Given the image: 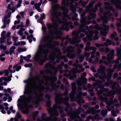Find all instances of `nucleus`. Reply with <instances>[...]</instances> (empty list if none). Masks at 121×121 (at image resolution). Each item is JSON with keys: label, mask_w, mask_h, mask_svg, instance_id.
Returning <instances> with one entry per match:
<instances>
[{"label": "nucleus", "mask_w": 121, "mask_h": 121, "mask_svg": "<svg viewBox=\"0 0 121 121\" xmlns=\"http://www.w3.org/2000/svg\"><path fill=\"white\" fill-rule=\"evenodd\" d=\"M51 13L52 16L51 20L53 22V24H47L48 28L49 30L50 34L51 35H48L42 39V41L47 42V44L43 46H39L38 49L34 57L35 60L39 61V64L41 65H43V63L47 60V53L48 51L47 48H51L52 49L54 48L53 52L49 56V58L52 60H53L56 58H59V59H64L65 62H66L68 61V60L65 58V56H63L60 57L57 55H61L62 53L58 48H54V47L55 45H59L60 43L58 42L55 41L53 43V44H51L53 40L55 38L53 36L54 34L56 35V39H60L61 38L60 35L62 34V32L60 31V30L57 28V20L59 23H63L60 30H65L67 31L69 30V28L67 27L68 22L65 18H63V21H61L60 19H58L57 14L58 16H60L61 14V13Z\"/></svg>", "instance_id": "f257e3e1"}, {"label": "nucleus", "mask_w": 121, "mask_h": 121, "mask_svg": "<svg viewBox=\"0 0 121 121\" xmlns=\"http://www.w3.org/2000/svg\"><path fill=\"white\" fill-rule=\"evenodd\" d=\"M24 83H26L25 86V94H28L32 92L33 91L37 90L38 92L35 93V94L36 96L35 103L37 104L43 99V91L44 87L42 85L44 81L43 80L39 81L38 77L36 76L27 80L24 81Z\"/></svg>", "instance_id": "f03ea898"}, {"label": "nucleus", "mask_w": 121, "mask_h": 121, "mask_svg": "<svg viewBox=\"0 0 121 121\" xmlns=\"http://www.w3.org/2000/svg\"><path fill=\"white\" fill-rule=\"evenodd\" d=\"M105 69V67L102 65H101L100 66V68L98 69V71L102 73L101 75L99 76V78L101 79H103L104 78H107V82L105 83V85L106 86H109L110 84H111L112 87L113 91H109L108 93H107V95L105 93H103V95L104 96H108L111 97L110 98V101L109 102L108 101L107 98L106 97L104 98L102 96H100L99 99L105 102L106 104L107 105V109L108 111H110L111 110V109L110 107V106L111 104H113V103L112 101V98L113 97V95L117 91V89L115 88V87L116 83L115 82H112V81H110L109 79L111 78L112 73L113 72V70L110 69H107L108 76L106 77V76L105 74L104 71Z\"/></svg>", "instance_id": "7ed1b4c3"}, {"label": "nucleus", "mask_w": 121, "mask_h": 121, "mask_svg": "<svg viewBox=\"0 0 121 121\" xmlns=\"http://www.w3.org/2000/svg\"><path fill=\"white\" fill-rule=\"evenodd\" d=\"M85 14V11L80 15L81 17H82V19L80 20L81 25L80 26V28L79 30L77 31H75L73 32V35L74 36V37L73 38L72 40L71 39H68V41L70 42V43L72 44H73L76 43H78L80 42V40L79 39L83 37L84 34H81L80 36H79V34L81 32H84L85 31V30H81V29L86 26V25L89 24L90 23V22H87L86 20L83 18Z\"/></svg>", "instance_id": "20e7f679"}, {"label": "nucleus", "mask_w": 121, "mask_h": 121, "mask_svg": "<svg viewBox=\"0 0 121 121\" xmlns=\"http://www.w3.org/2000/svg\"><path fill=\"white\" fill-rule=\"evenodd\" d=\"M74 2V1L73 0H63L61 2L62 6L61 8L63 11V15L65 17H68L67 14L68 10L65 7L68 6L69 3H70L69 5L70 9L73 14V16L75 17H77V14L75 13L76 11V9L74 7V5L72 4Z\"/></svg>", "instance_id": "39448f33"}, {"label": "nucleus", "mask_w": 121, "mask_h": 121, "mask_svg": "<svg viewBox=\"0 0 121 121\" xmlns=\"http://www.w3.org/2000/svg\"><path fill=\"white\" fill-rule=\"evenodd\" d=\"M44 79L45 82V86H46L48 84V82H50L51 84L48 87L46 88V90L51 91L52 89H54V88L56 86L57 88L59 87V86H56V84L53 81L56 80L57 79L56 77H55L54 78L52 79V78H50L48 76H44L43 77Z\"/></svg>", "instance_id": "423d86ee"}, {"label": "nucleus", "mask_w": 121, "mask_h": 121, "mask_svg": "<svg viewBox=\"0 0 121 121\" xmlns=\"http://www.w3.org/2000/svg\"><path fill=\"white\" fill-rule=\"evenodd\" d=\"M52 61H51V63H48L46 64L45 66V68H49L54 70L56 73L59 69L60 70V73H62L63 72V70L61 69V65H58L56 68L52 64Z\"/></svg>", "instance_id": "0eeeda50"}, {"label": "nucleus", "mask_w": 121, "mask_h": 121, "mask_svg": "<svg viewBox=\"0 0 121 121\" xmlns=\"http://www.w3.org/2000/svg\"><path fill=\"white\" fill-rule=\"evenodd\" d=\"M81 108L80 107L78 108L76 113H73L70 115V117L72 119H75L76 121H81V119L80 118L79 116L78 115L81 113Z\"/></svg>", "instance_id": "6e6552de"}, {"label": "nucleus", "mask_w": 121, "mask_h": 121, "mask_svg": "<svg viewBox=\"0 0 121 121\" xmlns=\"http://www.w3.org/2000/svg\"><path fill=\"white\" fill-rule=\"evenodd\" d=\"M98 33L99 32L97 31H95L94 33L93 31H91L87 35V38L89 40H91L93 38V39H98L97 35Z\"/></svg>", "instance_id": "1a4fd4ad"}, {"label": "nucleus", "mask_w": 121, "mask_h": 121, "mask_svg": "<svg viewBox=\"0 0 121 121\" xmlns=\"http://www.w3.org/2000/svg\"><path fill=\"white\" fill-rule=\"evenodd\" d=\"M104 17H102L101 19L103 20V22L104 23L107 22L108 20L110 18L112 14L110 13L109 11L104 12L103 13Z\"/></svg>", "instance_id": "9d476101"}, {"label": "nucleus", "mask_w": 121, "mask_h": 121, "mask_svg": "<svg viewBox=\"0 0 121 121\" xmlns=\"http://www.w3.org/2000/svg\"><path fill=\"white\" fill-rule=\"evenodd\" d=\"M71 85L72 87V90L71 92L70 97L71 98L70 101H72L75 99V95L76 93L75 90L76 87L75 86V84L74 82H73L71 83Z\"/></svg>", "instance_id": "9b49d317"}, {"label": "nucleus", "mask_w": 121, "mask_h": 121, "mask_svg": "<svg viewBox=\"0 0 121 121\" xmlns=\"http://www.w3.org/2000/svg\"><path fill=\"white\" fill-rule=\"evenodd\" d=\"M101 6V4L99 3L97 5H96L95 6V9L93 8L92 9L91 11H90L89 15L90 16L88 17L89 19H91L92 18H94L96 16V14L95 13H92L91 12H95L96 11L97 7L98 6L99 7H100Z\"/></svg>", "instance_id": "f8f14e48"}, {"label": "nucleus", "mask_w": 121, "mask_h": 121, "mask_svg": "<svg viewBox=\"0 0 121 121\" xmlns=\"http://www.w3.org/2000/svg\"><path fill=\"white\" fill-rule=\"evenodd\" d=\"M86 73L84 72L83 73L81 77L77 81V84L78 86L82 85L83 83L84 82H86L87 81V79L86 78L84 77L86 76Z\"/></svg>", "instance_id": "ddd939ff"}, {"label": "nucleus", "mask_w": 121, "mask_h": 121, "mask_svg": "<svg viewBox=\"0 0 121 121\" xmlns=\"http://www.w3.org/2000/svg\"><path fill=\"white\" fill-rule=\"evenodd\" d=\"M90 50H93V51L91 53V58H93L94 57V54L95 53V51L97 50V48L95 47H89L87 46L85 48V51H88Z\"/></svg>", "instance_id": "4468645a"}, {"label": "nucleus", "mask_w": 121, "mask_h": 121, "mask_svg": "<svg viewBox=\"0 0 121 121\" xmlns=\"http://www.w3.org/2000/svg\"><path fill=\"white\" fill-rule=\"evenodd\" d=\"M111 3L114 4L116 8L119 9H121V2L120 0H110Z\"/></svg>", "instance_id": "2eb2a0df"}, {"label": "nucleus", "mask_w": 121, "mask_h": 121, "mask_svg": "<svg viewBox=\"0 0 121 121\" xmlns=\"http://www.w3.org/2000/svg\"><path fill=\"white\" fill-rule=\"evenodd\" d=\"M103 27L104 28L103 29H101L100 32L101 35L104 36H106L107 34V32L109 29L108 26H107L105 25H103Z\"/></svg>", "instance_id": "dca6fc26"}, {"label": "nucleus", "mask_w": 121, "mask_h": 121, "mask_svg": "<svg viewBox=\"0 0 121 121\" xmlns=\"http://www.w3.org/2000/svg\"><path fill=\"white\" fill-rule=\"evenodd\" d=\"M9 94L8 93H5L4 95V96L3 98V100L4 101H6L7 99H8V102H11L12 100V97L10 96H9Z\"/></svg>", "instance_id": "f3484780"}, {"label": "nucleus", "mask_w": 121, "mask_h": 121, "mask_svg": "<svg viewBox=\"0 0 121 121\" xmlns=\"http://www.w3.org/2000/svg\"><path fill=\"white\" fill-rule=\"evenodd\" d=\"M11 14V13L10 12H9L8 13V15H6L4 18L3 19V22L6 24L9 23L10 21V20L9 19L7 20V19L9 17Z\"/></svg>", "instance_id": "a211bd4d"}, {"label": "nucleus", "mask_w": 121, "mask_h": 121, "mask_svg": "<svg viewBox=\"0 0 121 121\" xmlns=\"http://www.w3.org/2000/svg\"><path fill=\"white\" fill-rule=\"evenodd\" d=\"M42 3V0H40V2L38 3H36L34 4V5L35 8L37 9L39 12H41L42 11L40 9V6Z\"/></svg>", "instance_id": "6ab92c4d"}, {"label": "nucleus", "mask_w": 121, "mask_h": 121, "mask_svg": "<svg viewBox=\"0 0 121 121\" xmlns=\"http://www.w3.org/2000/svg\"><path fill=\"white\" fill-rule=\"evenodd\" d=\"M12 77V74H11L10 76L8 77L7 78L3 77L2 78H0V84L1 82L3 81V80L4 81H6L7 82L10 81L11 80V78Z\"/></svg>", "instance_id": "aec40b11"}, {"label": "nucleus", "mask_w": 121, "mask_h": 121, "mask_svg": "<svg viewBox=\"0 0 121 121\" xmlns=\"http://www.w3.org/2000/svg\"><path fill=\"white\" fill-rule=\"evenodd\" d=\"M114 56V51L113 50H111L110 52V53L107 55V59L108 60L112 59Z\"/></svg>", "instance_id": "412c9836"}, {"label": "nucleus", "mask_w": 121, "mask_h": 121, "mask_svg": "<svg viewBox=\"0 0 121 121\" xmlns=\"http://www.w3.org/2000/svg\"><path fill=\"white\" fill-rule=\"evenodd\" d=\"M105 8L106 9H109L110 10L113 11L114 9L112 6H110L109 3L108 2L105 3Z\"/></svg>", "instance_id": "4be33fe9"}, {"label": "nucleus", "mask_w": 121, "mask_h": 121, "mask_svg": "<svg viewBox=\"0 0 121 121\" xmlns=\"http://www.w3.org/2000/svg\"><path fill=\"white\" fill-rule=\"evenodd\" d=\"M19 65L18 63L17 64L13 66V69H16V70L14 69L13 71V73H14L16 71H19L21 68V66Z\"/></svg>", "instance_id": "5701e85b"}, {"label": "nucleus", "mask_w": 121, "mask_h": 121, "mask_svg": "<svg viewBox=\"0 0 121 121\" xmlns=\"http://www.w3.org/2000/svg\"><path fill=\"white\" fill-rule=\"evenodd\" d=\"M72 72L74 73H75L77 72L78 73H80L81 72V71L80 69H78L77 67H76L75 68H73L72 69ZM76 77V75L75 74H74L73 75V78H75Z\"/></svg>", "instance_id": "b1692460"}, {"label": "nucleus", "mask_w": 121, "mask_h": 121, "mask_svg": "<svg viewBox=\"0 0 121 121\" xmlns=\"http://www.w3.org/2000/svg\"><path fill=\"white\" fill-rule=\"evenodd\" d=\"M77 93V94L76 95V97L79 98L81 97V96H85L87 95V94L86 93H82L80 91H78Z\"/></svg>", "instance_id": "393cba45"}, {"label": "nucleus", "mask_w": 121, "mask_h": 121, "mask_svg": "<svg viewBox=\"0 0 121 121\" xmlns=\"http://www.w3.org/2000/svg\"><path fill=\"white\" fill-rule=\"evenodd\" d=\"M16 48L15 47L13 46L10 48L9 53L10 55H12V53H14V50L16 49Z\"/></svg>", "instance_id": "a878e982"}, {"label": "nucleus", "mask_w": 121, "mask_h": 121, "mask_svg": "<svg viewBox=\"0 0 121 121\" xmlns=\"http://www.w3.org/2000/svg\"><path fill=\"white\" fill-rule=\"evenodd\" d=\"M112 43L111 40H110L107 39L106 40V42L104 43V45L106 46H108V45H110Z\"/></svg>", "instance_id": "bb28decb"}, {"label": "nucleus", "mask_w": 121, "mask_h": 121, "mask_svg": "<svg viewBox=\"0 0 121 121\" xmlns=\"http://www.w3.org/2000/svg\"><path fill=\"white\" fill-rule=\"evenodd\" d=\"M77 103L78 104H80L81 102L82 103H83L84 102V101L81 97H77Z\"/></svg>", "instance_id": "cd10ccee"}, {"label": "nucleus", "mask_w": 121, "mask_h": 121, "mask_svg": "<svg viewBox=\"0 0 121 121\" xmlns=\"http://www.w3.org/2000/svg\"><path fill=\"white\" fill-rule=\"evenodd\" d=\"M90 27L91 28H94L96 29L97 30H100L101 29V28L99 27L98 24L95 25L94 27L92 26H90Z\"/></svg>", "instance_id": "c85d7f7f"}, {"label": "nucleus", "mask_w": 121, "mask_h": 121, "mask_svg": "<svg viewBox=\"0 0 121 121\" xmlns=\"http://www.w3.org/2000/svg\"><path fill=\"white\" fill-rule=\"evenodd\" d=\"M67 56L68 57H69L70 59L73 58L75 56V55L73 54H71L70 55L68 53L67 55Z\"/></svg>", "instance_id": "c756f323"}, {"label": "nucleus", "mask_w": 121, "mask_h": 121, "mask_svg": "<svg viewBox=\"0 0 121 121\" xmlns=\"http://www.w3.org/2000/svg\"><path fill=\"white\" fill-rule=\"evenodd\" d=\"M20 97L21 98L18 99L17 100L18 103L22 102L25 98V96H21Z\"/></svg>", "instance_id": "7c9ffc66"}, {"label": "nucleus", "mask_w": 121, "mask_h": 121, "mask_svg": "<svg viewBox=\"0 0 121 121\" xmlns=\"http://www.w3.org/2000/svg\"><path fill=\"white\" fill-rule=\"evenodd\" d=\"M6 38L4 37H1L0 38V43L1 44H2L4 42Z\"/></svg>", "instance_id": "2f4dec72"}, {"label": "nucleus", "mask_w": 121, "mask_h": 121, "mask_svg": "<svg viewBox=\"0 0 121 121\" xmlns=\"http://www.w3.org/2000/svg\"><path fill=\"white\" fill-rule=\"evenodd\" d=\"M74 48H73L71 46H70L67 48V50L69 52H73V50Z\"/></svg>", "instance_id": "473e14b6"}, {"label": "nucleus", "mask_w": 121, "mask_h": 121, "mask_svg": "<svg viewBox=\"0 0 121 121\" xmlns=\"http://www.w3.org/2000/svg\"><path fill=\"white\" fill-rule=\"evenodd\" d=\"M107 112V111L106 110H104V109L102 110L101 112L102 114L104 117L106 115Z\"/></svg>", "instance_id": "72a5a7b5"}, {"label": "nucleus", "mask_w": 121, "mask_h": 121, "mask_svg": "<svg viewBox=\"0 0 121 121\" xmlns=\"http://www.w3.org/2000/svg\"><path fill=\"white\" fill-rule=\"evenodd\" d=\"M117 35L116 32H114L113 34L111 35L110 37L111 39H113L115 37L117 36Z\"/></svg>", "instance_id": "f704fd0d"}, {"label": "nucleus", "mask_w": 121, "mask_h": 121, "mask_svg": "<svg viewBox=\"0 0 121 121\" xmlns=\"http://www.w3.org/2000/svg\"><path fill=\"white\" fill-rule=\"evenodd\" d=\"M0 48L3 49L5 51L7 49V47L6 46H4L3 44H1L0 45Z\"/></svg>", "instance_id": "c9c22d12"}, {"label": "nucleus", "mask_w": 121, "mask_h": 121, "mask_svg": "<svg viewBox=\"0 0 121 121\" xmlns=\"http://www.w3.org/2000/svg\"><path fill=\"white\" fill-rule=\"evenodd\" d=\"M79 3L80 4H81L83 6H84L87 4L86 2H83L82 0H80L79 2Z\"/></svg>", "instance_id": "e433bc0d"}, {"label": "nucleus", "mask_w": 121, "mask_h": 121, "mask_svg": "<svg viewBox=\"0 0 121 121\" xmlns=\"http://www.w3.org/2000/svg\"><path fill=\"white\" fill-rule=\"evenodd\" d=\"M38 111H36L35 112H34L33 114V119L35 120V117L39 113Z\"/></svg>", "instance_id": "4c0bfd02"}, {"label": "nucleus", "mask_w": 121, "mask_h": 121, "mask_svg": "<svg viewBox=\"0 0 121 121\" xmlns=\"http://www.w3.org/2000/svg\"><path fill=\"white\" fill-rule=\"evenodd\" d=\"M27 49L26 48H18V51L19 52H23L26 51Z\"/></svg>", "instance_id": "58836bf2"}, {"label": "nucleus", "mask_w": 121, "mask_h": 121, "mask_svg": "<svg viewBox=\"0 0 121 121\" xmlns=\"http://www.w3.org/2000/svg\"><path fill=\"white\" fill-rule=\"evenodd\" d=\"M119 21L121 23V17L119 20ZM117 30L118 32L121 33L120 34V36L121 37V29L118 28L117 29ZM120 47L121 48V45H120Z\"/></svg>", "instance_id": "ea45409f"}, {"label": "nucleus", "mask_w": 121, "mask_h": 121, "mask_svg": "<svg viewBox=\"0 0 121 121\" xmlns=\"http://www.w3.org/2000/svg\"><path fill=\"white\" fill-rule=\"evenodd\" d=\"M22 112L23 113L26 114L28 113L29 112V111L27 108H26L25 109H23Z\"/></svg>", "instance_id": "a19ab883"}, {"label": "nucleus", "mask_w": 121, "mask_h": 121, "mask_svg": "<svg viewBox=\"0 0 121 121\" xmlns=\"http://www.w3.org/2000/svg\"><path fill=\"white\" fill-rule=\"evenodd\" d=\"M6 33V31H4L2 32L1 34V37H5V38H6V36L4 35Z\"/></svg>", "instance_id": "79ce46f5"}, {"label": "nucleus", "mask_w": 121, "mask_h": 121, "mask_svg": "<svg viewBox=\"0 0 121 121\" xmlns=\"http://www.w3.org/2000/svg\"><path fill=\"white\" fill-rule=\"evenodd\" d=\"M4 73H5V76H7L9 73V71L7 69H6L4 70Z\"/></svg>", "instance_id": "37998d69"}, {"label": "nucleus", "mask_w": 121, "mask_h": 121, "mask_svg": "<svg viewBox=\"0 0 121 121\" xmlns=\"http://www.w3.org/2000/svg\"><path fill=\"white\" fill-rule=\"evenodd\" d=\"M23 58L24 60H26L27 61H32L29 59L27 58L26 56H23Z\"/></svg>", "instance_id": "c03bdc74"}, {"label": "nucleus", "mask_w": 121, "mask_h": 121, "mask_svg": "<svg viewBox=\"0 0 121 121\" xmlns=\"http://www.w3.org/2000/svg\"><path fill=\"white\" fill-rule=\"evenodd\" d=\"M45 15L44 13H43L41 15L40 19L42 20L45 18Z\"/></svg>", "instance_id": "a18cd8bd"}, {"label": "nucleus", "mask_w": 121, "mask_h": 121, "mask_svg": "<svg viewBox=\"0 0 121 121\" xmlns=\"http://www.w3.org/2000/svg\"><path fill=\"white\" fill-rule=\"evenodd\" d=\"M12 38L14 41H17L18 38L17 37L13 36L12 37Z\"/></svg>", "instance_id": "49530a36"}, {"label": "nucleus", "mask_w": 121, "mask_h": 121, "mask_svg": "<svg viewBox=\"0 0 121 121\" xmlns=\"http://www.w3.org/2000/svg\"><path fill=\"white\" fill-rule=\"evenodd\" d=\"M4 91L5 92H8L10 93L11 91V90L10 88H8L7 90L6 89H4Z\"/></svg>", "instance_id": "de8ad7c7"}, {"label": "nucleus", "mask_w": 121, "mask_h": 121, "mask_svg": "<svg viewBox=\"0 0 121 121\" xmlns=\"http://www.w3.org/2000/svg\"><path fill=\"white\" fill-rule=\"evenodd\" d=\"M79 63V61L78 60H76L75 61V63H74L73 65L74 66L76 67L77 66V65L76 64H78Z\"/></svg>", "instance_id": "09e8293b"}, {"label": "nucleus", "mask_w": 121, "mask_h": 121, "mask_svg": "<svg viewBox=\"0 0 121 121\" xmlns=\"http://www.w3.org/2000/svg\"><path fill=\"white\" fill-rule=\"evenodd\" d=\"M93 6L92 4V3L90 4L87 7V8L88 10L89 9H90V8Z\"/></svg>", "instance_id": "8fccbe9b"}, {"label": "nucleus", "mask_w": 121, "mask_h": 121, "mask_svg": "<svg viewBox=\"0 0 121 121\" xmlns=\"http://www.w3.org/2000/svg\"><path fill=\"white\" fill-rule=\"evenodd\" d=\"M104 45L103 44H99V43H96L95 44V46L98 47H99L101 46H103Z\"/></svg>", "instance_id": "3c124183"}, {"label": "nucleus", "mask_w": 121, "mask_h": 121, "mask_svg": "<svg viewBox=\"0 0 121 121\" xmlns=\"http://www.w3.org/2000/svg\"><path fill=\"white\" fill-rule=\"evenodd\" d=\"M29 20L28 19H27L26 20V26H26V27L28 26L29 25Z\"/></svg>", "instance_id": "603ef678"}, {"label": "nucleus", "mask_w": 121, "mask_h": 121, "mask_svg": "<svg viewBox=\"0 0 121 121\" xmlns=\"http://www.w3.org/2000/svg\"><path fill=\"white\" fill-rule=\"evenodd\" d=\"M25 26H24L22 25L21 26V28L20 30L22 31L23 32L25 30V29L23 27Z\"/></svg>", "instance_id": "864d4df0"}, {"label": "nucleus", "mask_w": 121, "mask_h": 121, "mask_svg": "<svg viewBox=\"0 0 121 121\" xmlns=\"http://www.w3.org/2000/svg\"><path fill=\"white\" fill-rule=\"evenodd\" d=\"M89 91L90 92L91 95L92 96H93L94 95V93L93 92V91L92 90L90 89L89 90Z\"/></svg>", "instance_id": "5fc2aeb1"}, {"label": "nucleus", "mask_w": 121, "mask_h": 121, "mask_svg": "<svg viewBox=\"0 0 121 121\" xmlns=\"http://www.w3.org/2000/svg\"><path fill=\"white\" fill-rule=\"evenodd\" d=\"M17 34H19L20 36H22L23 34V32L22 31L19 30V31L17 32Z\"/></svg>", "instance_id": "6e6d98bb"}, {"label": "nucleus", "mask_w": 121, "mask_h": 121, "mask_svg": "<svg viewBox=\"0 0 121 121\" xmlns=\"http://www.w3.org/2000/svg\"><path fill=\"white\" fill-rule=\"evenodd\" d=\"M111 112L112 113V115L113 116L115 117L117 116V115L115 113V112L114 110H112V111H111Z\"/></svg>", "instance_id": "4d7b16f0"}, {"label": "nucleus", "mask_w": 121, "mask_h": 121, "mask_svg": "<svg viewBox=\"0 0 121 121\" xmlns=\"http://www.w3.org/2000/svg\"><path fill=\"white\" fill-rule=\"evenodd\" d=\"M33 38V35L31 34L30 35H28L27 37V39H30V38Z\"/></svg>", "instance_id": "13d9d810"}, {"label": "nucleus", "mask_w": 121, "mask_h": 121, "mask_svg": "<svg viewBox=\"0 0 121 121\" xmlns=\"http://www.w3.org/2000/svg\"><path fill=\"white\" fill-rule=\"evenodd\" d=\"M51 102L50 101H47L46 103V104L48 107H49L51 105Z\"/></svg>", "instance_id": "bf43d9fd"}, {"label": "nucleus", "mask_w": 121, "mask_h": 121, "mask_svg": "<svg viewBox=\"0 0 121 121\" xmlns=\"http://www.w3.org/2000/svg\"><path fill=\"white\" fill-rule=\"evenodd\" d=\"M84 58V56H81L80 58V62H82Z\"/></svg>", "instance_id": "052dcab7"}, {"label": "nucleus", "mask_w": 121, "mask_h": 121, "mask_svg": "<svg viewBox=\"0 0 121 121\" xmlns=\"http://www.w3.org/2000/svg\"><path fill=\"white\" fill-rule=\"evenodd\" d=\"M103 93L101 90L99 91H97V93L98 95H100L101 94Z\"/></svg>", "instance_id": "680f3d73"}, {"label": "nucleus", "mask_w": 121, "mask_h": 121, "mask_svg": "<svg viewBox=\"0 0 121 121\" xmlns=\"http://www.w3.org/2000/svg\"><path fill=\"white\" fill-rule=\"evenodd\" d=\"M90 55V54L89 53L85 52V56H86L87 57H89Z\"/></svg>", "instance_id": "e2e57ef3"}, {"label": "nucleus", "mask_w": 121, "mask_h": 121, "mask_svg": "<svg viewBox=\"0 0 121 121\" xmlns=\"http://www.w3.org/2000/svg\"><path fill=\"white\" fill-rule=\"evenodd\" d=\"M17 117L18 118H20L21 117V116L20 115L19 112H18L17 113Z\"/></svg>", "instance_id": "0e129e2a"}, {"label": "nucleus", "mask_w": 121, "mask_h": 121, "mask_svg": "<svg viewBox=\"0 0 121 121\" xmlns=\"http://www.w3.org/2000/svg\"><path fill=\"white\" fill-rule=\"evenodd\" d=\"M20 22V19H18L17 21H15L14 22V24H16L17 23L19 24Z\"/></svg>", "instance_id": "69168bd1"}, {"label": "nucleus", "mask_w": 121, "mask_h": 121, "mask_svg": "<svg viewBox=\"0 0 121 121\" xmlns=\"http://www.w3.org/2000/svg\"><path fill=\"white\" fill-rule=\"evenodd\" d=\"M31 65V64H26L24 66L26 67H28L30 66Z\"/></svg>", "instance_id": "338daca9"}, {"label": "nucleus", "mask_w": 121, "mask_h": 121, "mask_svg": "<svg viewBox=\"0 0 121 121\" xmlns=\"http://www.w3.org/2000/svg\"><path fill=\"white\" fill-rule=\"evenodd\" d=\"M99 51L101 52H103L104 51V49L103 48H99Z\"/></svg>", "instance_id": "774afa93"}]
</instances>
